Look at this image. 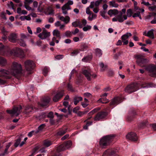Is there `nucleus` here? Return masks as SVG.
I'll use <instances>...</instances> for the list:
<instances>
[{
  "instance_id": "nucleus-41",
  "label": "nucleus",
  "mask_w": 156,
  "mask_h": 156,
  "mask_svg": "<svg viewBox=\"0 0 156 156\" xmlns=\"http://www.w3.org/2000/svg\"><path fill=\"white\" fill-rule=\"evenodd\" d=\"M98 101V102H101L103 103H106L108 101V100L106 99L105 98H100Z\"/></svg>"
},
{
  "instance_id": "nucleus-9",
  "label": "nucleus",
  "mask_w": 156,
  "mask_h": 156,
  "mask_svg": "<svg viewBox=\"0 0 156 156\" xmlns=\"http://www.w3.org/2000/svg\"><path fill=\"white\" fill-rule=\"evenodd\" d=\"M147 70L150 73V75L152 77H156V66L151 64L147 67Z\"/></svg>"
},
{
  "instance_id": "nucleus-29",
  "label": "nucleus",
  "mask_w": 156,
  "mask_h": 156,
  "mask_svg": "<svg viewBox=\"0 0 156 156\" xmlns=\"http://www.w3.org/2000/svg\"><path fill=\"white\" fill-rule=\"evenodd\" d=\"M92 59L91 56L88 55L84 57L82 59V61L83 62H87L90 60Z\"/></svg>"
},
{
  "instance_id": "nucleus-35",
  "label": "nucleus",
  "mask_w": 156,
  "mask_h": 156,
  "mask_svg": "<svg viewBox=\"0 0 156 156\" xmlns=\"http://www.w3.org/2000/svg\"><path fill=\"white\" fill-rule=\"evenodd\" d=\"M51 144V142L49 140H45L44 142V145L46 147H48Z\"/></svg>"
},
{
  "instance_id": "nucleus-17",
  "label": "nucleus",
  "mask_w": 156,
  "mask_h": 156,
  "mask_svg": "<svg viewBox=\"0 0 156 156\" xmlns=\"http://www.w3.org/2000/svg\"><path fill=\"white\" fill-rule=\"evenodd\" d=\"M122 13L121 12L120 14L118 15L116 18L114 17L112 18V21L113 22L117 21H118L119 22L122 23L124 21V20L122 17Z\"/></svg>"
},
{
  "instance_id": "nucleus-33",
  "label": "nucleus",
  "mask_w": 156,
  "mask_h": 156,
  "mask_svg": "<svg viewBox=\"0 0 156 156\" xmlns=\"http://www.w3.org/2000/svg\"><path fill=\"white\" fill-rule=\"evenodd\" d=\"M77 74V73L76 71V70L73 69L72 70V71H71L70 75L69 76V80H71V78L73 77L74 75L76 76Z\"/></svg>"
},
{
  "instance_id": "nucleus-12",
  "label": "nucleus",
  "mask_w": 156,
  "mask_h": 156,
  "mask_svg": "<svg viewBox=\"0 0 156 156\" xmlns=\"http://www.w3.org/2000/svg\"><path fill=\"white\" fill-rule=\"evenodd\" d=\"M108 115L107 112H101L98 113L94 118L95 121H99L105 118Z\"/></svg>"
},
{
  "instance_id": "nucleus-37",
  "label": "nucleus",
  "mask_w": 156,
  "mask_h": 156,
  "mask_svg": "<svg viewBox=\"0 0 156 156\" xmlns=\"http://www.w3.org/2000/svg\"><path fill=\"white\" fill-rule=\"evenodd\" d=\"M133 13V12L131 9H128L127 10L126 14L127 16L128 17H130L132 16V14Z\"/></svg>"
},
{
  "instance_id": "nucleus-10",
  "label": "nucleus",
  "mask_w": 156,
  "mask_h": 156,
  "mask_svg": "<svg viewBox=\"0 0 156 156\" xmlns=\"http://www.w3.org/2000/svg\"><path fill=\"white\" fill-rule=\"evenodd\" d=\"M126 136L127 139L133 141H136L138 139L136 134L133 132L128 133Z\"/></svg>"
},
{
  "instance_id": "nucleus-20",
  "label": "nucleus",
  "mask_w": 156,
  "mask_h": 156,
  "mask_svg": "<svg viewBox=\"0 0 156 156\" xmlns=\"http://www.w3.org/2000/svg\"><path fill=\"white\" fill-rule=\"evenodd\" d=\"M88 48V44L82 43L80 46V51H83L87 50Z\"/></svg>"
},
{
  "instance_id": "nucleus-13",
  "label": "nucleus",
  "mask_w": 156,
  "mask_h": 156,
  "mask_svg": "<svg viewBox=\"0 0 156 156\" xmlns=\"http://www.w3.org/2000/svg\"><path fill=\"white\" fill-rule=\"evenodd\" d=\"M50 100V98H42L40 102L38 103V104L42 107H46L49 103Z\"/></svg>"
},
{
  "instance_id": "nucleus-51",
  "label": "nucleus",
  "mask_w": 156,
  "mask_h": 156,
  "mask_svg": "<svg viewBox=\"0 0 156 156\" xmlns=\"http://www.w3.org/2000/svg\"><path fill=\"white\" fill-rule=\"evenodd\" d=\"M83 96L85 97L91 98L92 97V95L89 93H85L83 94Z\"/></svg>"
},
{
  "instance_id": "nucleus-64",
  "label": "nucleus",
  "mask_w": 156,
  "mask_h": 156,
  "mask_svg": "<svg viewBox=\"0 0 156 156\" xmlns=\"http://www.w3.org/2000/svg\"><path fill=\"white\" fill-rule=\"evenodd\" d=\"M156 8V6L154 5L153 6H150L149 7V10L151 11H153Z\"/></svg>"
},
{
  "instance_id": "nucleus-26",
  "label": "nucleus",
  "mask_w": 156,
  "mask_h": 156,
  "mask_svg": "<svg viewBox=\"0 0 156 156\" xmlns=\"http://www.w3.org/2000/svg\"><path fill=\"white\" fill-rule=\"evenodd\" d=\"M132 36L131 33H127L123 35L121 37V39L122 41L127 40L129 37Z\"/></svg>"
},
{
  "instance_id": "nucleus-16",
  "label": "nucleus",
  "mask_w": 156,
  "mask_h": 156,
  "mask_svg": "<svg viewBox=\"0 0 156 156\" xmlns=\"http://www.w3.org/2000/svg\"><path fill=\"white\" fill-rule=\"evenodd\" d=\"M9 41L12 42H16L17 40V34L13 33L11 34L9 37Z\"/></svg>"
},
{
  "instance_id": "nucleus-40",
  "label": "nucleus",
  "mask_w": 156,
  "mask_h": 156,
  "mask_svg": "<svg viewBox=\"0 0 156 156\" xmlns=\"http://www.w3.org/2000/svg\"><path fill=\"white\" fill-rule=\"evenodd\" d=\"M109 3V5L110 6H112V7L116 8L118 6V5L115 3V1H110Z\"/></svg>"
},
{
  "instance_id": "nucleus-60",
  "label": "nucleus",
  "mask_w": 156,
  "mask_h": 156,
  "mask_svg": "<svg viewBox=\"0 0 156 156\" xmlns=\"http://www.w3.org/2000/svg\"><path fill=\"white\" fill-rule=\"evenodd\" d=\"M1 17L4 20H6V18L5 16V14L4 12H2L0 15Z\"/></svg>"
},
{
  "instance_id": "nucleus-24",
  "label": "nucleus",
  "mask_w": 156,
  "mask_h": 156,
  "mask_svg": "<svg viewBox=\"0 0 156 156\" xmlns=\"http://www.w3.org/2000/svg\"><path fill=\"white\" fill-rule=\"evenodd\" d=\"M59 19L62 21H64L66 24L68 23L70 20V18L68 16H66L65 17L63 16H60Z\"/></svg>"
},
{
  "instance_id": "nucleus-27",
  "label": "nucleus",
  "mask_w": 156,
  "mask_h": 156,
  "mask_svg": "<svg viewBox=\"0 0 156 156\" xmlns=\"http://www.w3.org/2000/svg\"><path fill=\"white\" fill-rule=\"evenodd\" d=\"M153 31L154 30L152 29L151 30L147 32V34H145V35L149 37L152 39H154V36Z\"/></svg>"
},
{
  "instance_id": "nucleus-14",
  "label": "nucleus",
  "mask_w": 156,
  "mask_h": 156,
  "mask_svg": "<svg viewBox=\"0 0 156 156\" xmlns=\"http://www.w3.org/2000/svg\"><path fill=\"white\" fill-rule=\"evenodd\" d=\"M52 95L54 96L53 98H62L64 94V91L63 90H58L57 91H54L52 93Z\"/></svg>"
},
{
  "instance_id": "nucleus-36",
  "label": "nucleus",
  "mask_w": 156,
  "mask_h": 156,
  "mask_svg": "<svg viewBox=\"0 0 156 156\" xmlns=\"http://www.w3.org/2000/svg\"><path fill=\"white\" fill-rule=\"evenodd\" d=\"M69 98H65L64 101L63 102V105L66 107H68L69 106L68 100Z\"/></svg>"
},
{
  "instance_id": "nucleus-22",
  "label": "nucleus",
  "mask_w": 156,
  "mask_h": 156,
  "mask_svg": "<svg viewBox=\"0 0 156 156\" xmlns=\"http://www.w3.org/2000/svg\"><path fill=\"white\" fill-rule=\"evenodd\" d=\"M118 13V10L115 9H110L109 10L108 12V14L110 16H112V15H115L117 14Z\"/></svg>"
},
{
  "instance_id": "nucleus-52",
  "label": "nucleus",
  "mask_w": 156,
  "mask_h": 156,
  "mask_svg": "<svg viewBox=\"0 0 156 156\" xmlns=\"http://www.w3.org/2000/svg\"><path fill=\"white\" fill-rule=\"evenodd\" d=\"M37 133H36V130H33L30 132L28 134L29 137H31L33 134H36Z\"/></svg>"
},
{
  "instance_id": "nucleus-45",
  "label": "nucleus",
  "mask_w": 156,
  "mask_h": 156,
  "mask_svg": "<svg viewBox=\"0 0 156 156\" xmlns=\"http://www.w3.org/2000/svg\"><path fill=\"white\" fill-rule=\"evenodd\" d=\"M72 32L69 31H67L65 33V35L67 37H70L72 36Z\"/></svg>"
},
{
  "instance_id": "nucleus-54",
  "label": "nucleus",
  "mask_w": 156,
  "mask_h": 156,
  "mask_svg": "<svg viewBox=\"0 0 156 156\" xmlns=\"http://www.w3.org/2000/svg\"><path fill=\"white\" fill-rule=\"evenodd\" d=\"M64 56V55H56L55 56V58L58 60H60L63 58Z\"/></svg>"
},
{
  "instance_id": "nucleus-59",
  "label": "nucleus",
  "mask_w": 156,
  "mask_h": 156,
  "mask_svg": "<svg viewBox=\"0 0 156 156\" xmlns=\"http://www.w3.org/2000/svg\"><path fill=\"white\" fill-rule=\"evenodd\" d=\"M77 98H75L74 99V104L75 105H76L80 101H81L82 100V98H80V100H78Z\"/></svg>"
},
{
  "instance_id": "nucleus-50",
  "label": "nucleus",
  "mask_w": 156,
  "mask_h": 156,
  "mask_svg": "<svg viewBox=\"0 0 156 156\" xmlns=\"http://www.w3.org/2000/svg\"><path fill=\"white\" fill-rule=\"evenodd\" d=\"M108 75L109 76H113L114 75V72L112 69H109L108 71Z\"/></svg>"
},
{
  "instance_id": "nucleus-28",
  "label": "nucleus",
  "mask_w": 156,
  "mask_h": 156,
  "mask_svg": "<svg viewBox=\"0 0 156 156\" xmlns=\"http://www.w3.org/2000/svg\"><path fill=\"white\" fill-rule=\"evenodd\" d=\"M6 63V60L4 58L0 57V66H3Z\"/></svg>"
},
{
  "instance_id": "nucleus-63",
  "label": "nucleus",
  "mask_w": 156,
  "mask_h": 156,
  "mask_svg": "<svg viewBox=\"0 0 156 156\" xmlns=\"http://www.w3.org/2000/svg\"><path fill=\"white\" fill-rule=\"evenodd\" d=\"M40 4L38 7L37 8V10L39 12H42L44 10V9L43 7L40 6Z\"/></svg>"
},
{
  "instance_id": "nucleus-55",
  "label": "nucleus",
  "mask_w": 156,
  "mask_h": 156,
  "mask_svg": "<svg viewBox=\"0 0 156 156\" xmlns=\"http://www.w3.org/2000/svg\"><path fill=\"white\" fill-rule=\"evenodd\" d=\"M98 110V109L97 108H95V109H94V110H92V111H91L90 112L88 113V115H92L93 114H94V113H95V112H97Z\"/></svg>"
},
{
  "instance_id": "nucleus-44",
  "label": "nucleus",
  "mask_w": 156,
  "mask_h": 156,
  "mask_svg": "<svg viewBox=\"0 0 156 156\" xmlns=\"http://www.w3.org/2000/svg\"><path fill=\"white\" fill-rule=\"evenodd\" d=\"M119 98H113V99L111 101V104L113 105L114 104H118L119 103L118 102L117 100Z\"/></svg>"
},
{
  "instance_id": "nucleus-25",
  "label": "nucleus",
  "mask_w": 156,
  "mask_h": 156,
  "mask_svg": "<svg viewBox=\"0 0 156 156\" xmlns=\"http://www.w3.org/2000/svg\"><path fill=\"white\" fill-rule=\"evenodd\" d=\"M53 35L56 36L58 39H60L61 37L60 32L57 30H55L53 32Z\"/></svg>"
},
{
  "instance_id": "nucleus-3",
  "label": "nucleus",
  "mask_w": 156,
  "mask_h": 156,
  "mask_svg": "<svg viewBox=\"0 0 156 156\" xmlns=\"http://www.w3.org/2000/svg\"><path fill=\"white\" fill-rule=\"evenodd\" d=\"M24 65L27 71V73L29 75L32 74L35 67V64L34 62L30 60H27L25 62Z\"/></svg>"
},
{
  "instance_id": "nucleus-57",
  "label": "nucleus",
  "mask_w": 156,
  "mask_h": 156,
  "mask_svg": "<svg viewBox=\"0 0 156 156\" xmlns=\"http://www.w3.org/2000/svg\"><path fill=\"white\" fill-rule=\"evenodd\" d=\"M79 52L78 50H75L73 51L71 53V55L73 56L77 55L79 53Z\"/></svg>"
},
{
  "instance_id": "nucleus-34",
  "label": "nucleus",
  "mask_w": 156,
  "mask_h": 156,
  "mask_svg": "<svg viewBox=\"0 0 156 156\" xmlns=\"http://www.w3.org/2000/svg\"><path fill=\"white\" fill-rule=\"evenodd\" d=\"M18 42L19 43L20 45L23 47H24L26 45L23 39L19 40Z\"/></svg>"
},
{
  "instance_id": "nucleus-61",
  "label": "nucleus",
  "mask_w": 156,
  "mask_h": 156,
  "mask_svg": "<svg viewBox=\"0 0 156 156\" xmlns=\"http://www.w3.org/2000/svg\"><path fill=\"white\" fill-rule=\"evenodd\" d=\"M47 116L48 118H53L54 117L53 113L51 112H50L48 113Z\"/></svg>"
},
{
  "instance_id": "nucleus-42",
  "label": "nucleus",
  "mask_w": 156,
  "mask_h": 156,
  "mask_svg": "<svg viewBox=\"0 0 156 156\" xmlns=\"http://www.w3.org/2000/svg\"><path fill=\"white\" fill-rule=\"evenodd\" d=\"M100 67L101 68L102 71H104L107 68V66H105L103 62H101L99 64Z\"/></svg>"
},
{
  "instance_id": "nucleus-56",
  "label": "nucleus",
  "mask_w": 156,
  "mask_h": 156,
  "mask_svg": "<svg viewBox=\"0 0 156 156\" xmlns=\"http://www.w3.org/2000/svg\"><path fill=\"white\" fill-rule=\"evenodd\" d=\"M98 110V109L97 108H95V109H94V110H92V111H91L90 112L88 113V115H92L93 114H94V113H95V112H97Z\"/></svg>"
},
{
  "instance_id": "nucleus-7",
  "label": "nucleus",
  "mask_w": 156,
  "mask_h": 156,
  "mask_svg": "<svg viewBox=\"0 0 156 156\" xmlns=\"http://www.w3.org/2000/svg\"><path fill=\"white\" fill-rule=\"evenodd\" d=\"M72 144V142L70 140H69L58 147L57 149V151L58 152H60L70 148Z\"/></svg>"
},
{
  "instance_id": "nucleus-48",
  "label": "nucleus",
  "mask_w": 156,
  "mask_h": 156,
  "mask_svg": "<svg viewBox=\"0 0 156 156\" xmlns=\"http://www.w3.org/2000/svg\"><path fill=\"white\" fill-rule=\"evenodd\" d=\"M80 109V107L79 106H76L73 109V112L77 114L78 111Z\"/></svg>"
},
{
  "instance_id": "nucleus-46",
  "label": "nucleus",
  "mask_w": 156,
  "mask_h": 156,
  "mask_svg": "<svg viewBox=\"0 0 156 156\" xmlns=\"http://www.w3.org/2000/svg\"><path fill=\"white\" fill-rule=\"evenodd\" d=\"M21 140V139L20 138H19L16 140V142L14 144V146L15 147H17L19 145H20V142Z\"/></svg>"
},
{
  "instance_id": "nucleus-49",
  "label": "nucleus",
  "mask_w": 156,
  "mask_h": 156,
  "mask_svg": "<svg viewBox=\"0 0 156 156\" xmlns=\"http://www.w3.org/2000/svg\"><path fill=\"white\" fill-rule=\"evenodd\" d=\"M24 6L25 8L28 11H30L32 10V8L30 7L27 4V3H24Z\"/></svg>"
},
{
  "instance_id": "nucleus-30",
  "label": "nucleus",
  "mask_w": 156,
  "mask_h": 156,
  "mask_svg": "<svg viewBox=\"0 0 156 156\" xmlns=\"http://www.w3.org/2000/svg\"><path fill=\"white\" fill-rule=\"evenodd\" d=\"M45 125L44 124H42L40 125L38 128L37 130H36V133H38L40 131H41L45 127Z\"/></svg>"
},
{
  "instance_id": "nucleus-39",
  "label": "nucleus",
  "mask_w": 156,
  "mask_h": 156,
  "mask_svg": "<svg viewBox=\"0 0 156 156\" xmlns=\"http://www.w3.org/2000/svg\"><path fill=\"white\" fill-rule=\"evenodd\" d=\"M80 23V21L79 20L75 21L73 22L72 23V25L73 27H78L79 24Z\"/></svg>"
},
{
  "instance_id": "nucleus-2",
  "label": "nucleus",
  "mask_w": 156,
  "mask_h": 156,
  "mask_svg": "<svg viewBox=\"0 0 156 156\" xmlns=\"http://www.w3.org/2000/svg\"><path fill=\"white\" fill-rule=\"evenodd\" d=\"M113 138V136L111 135H107L103 137L99 142L100 146L102 148H105L112 141Z\"/></svg>"
},
{
  "instance_id": "nucleus-4",
  "label": "nucleus",
  "mask_w": 156,
  "mask_h": 156,
  "mask_svg": "<svg viewBox=\"0 0 156 156\" xmlns=\"http://www.w3.org/2000/svg\"><path fill=\"white\" fill-rule=\"evenodd\" d=\"M82 72L83 74L87 78V80L89 81L91 80V78H95L96 77V75L92 72L91 69L88 68L83 69H82Z\"/></svg>"
},
{
  "instance_id": "nucleus-38",
  "label": "nucleus",
  "mask_w": 156,
  "mask_h": 156,
  "mask_svg": "<svg viewBox=\"0 0 156 156\" xmlns=\"http://www.w3.org/2000/svg\"><path fill=\"white\" fill-rule=\"evenodd\" d=\"M67 87L68 90L69 91H70L71 92H74V90L73 87L72 85L70 83H68L67 85Z\"/></svg>"
},
{
  "instance_id": "nucleus-58",
  "label": "nucleus",
  "mask_w": 156,
  "mask_h": 156,
  "mask_svg": "<svg viewBox=\"0 0 156 156\" xmlns=\"http://www.w3.org/2000/svg\"><path fill=\"white\" fill-rule=\"evenodd\" d=\"M140 12L139 11H137L136 13H134L133 15L132 16L133 18H135L136 17H137L139 16V15H140Z\"/></svg>"
},
{
  "instance_id": "nucleus-23",
  "label": "nucleus",
  "mask_w": 156,
  "mask_h": 156,
  "mask_svg": "<svg viewBox=\"0 0 156 156\" xmlns=\"http://www.w3.org/2000/svg\"><path fill=\"white\" fill-rule=\"evenodd\" d=\"M67 128H65L62 129H60L57 133L58 135L62 136L65 134L67 132Z\"/></svg>"
},
{
  "instance_id": "nucleus-11",
  "label": "nucleus",
  "mask_w": 156,
  "mask_h": 156,
  "mask_svg": "<svg viewBox=\"0 0 156 156\" xmlns=\"http://www.w3.org/2000/svg\"><path fill=\"white\" fill-rule=\"evenodd\" d=\"M50 33L47 32L46 30L44 28L42 29V31L38 35V37L41 39L43 40L46 39L50 36Z\"/></svg>"
},
{
  "instance_id": "nucleus-1",
  "label": "nucleus",
  "mask_w": 156,
  "mask_h": 156,
  "mask_svg": "<svg viewBox=\"0 0 156 156\" xmlns=\"http://www.w3.org/2000/svg\"><path fill=\"white\" fill-rule=\"evenodd\" d=\"M23 71L21 65L14 62L11 68L8 70L0 69V77L10 79L11 78L12 76H16L22 75Z\"/></svg>"
},
{
  "instance_id": "nucleus-62",
  "label": "nucleus",
  "mask_w": 156,
  "mask_h": 156,
  "mask_svg": "<svg viewBox=\"0 0 156 156\" xmlns=\"http://www.w3.org/2000/svg\"><path fill=\"white\" fill-rule=\"evenodd\" d=\"M86 12L87 14L90 15H91L92 13V12L90 11L89 7H87V8L86 10Z\"/></svg>"
},
{
  "instance_id": "nucleus-53",
  "label": "nucleus",
  "mask_w": 156,
  "mask_h": 156,
  "mask_svg": "<svg viewBox=\"0 0 156 156\" xmlns=\"http://www.w3.org/2000/svg\"><path fill=\"white\" fill-rule=\"evenodd\" d=\"M111 89V88L110 86H108L104 88L103 90L104 92H106L110 91Z\"/></svg>"
},
{
  "instance_id": "nucleus-31",
  "label": "nucleus",
  "mask_w": 156,
  "mask_h": 156,
  "mask_svg": "<svg viewBox=\"0 0 156 156\" xmlns=\"http://www.w3.org/2000/svg\"><path fill=\"white\" fill-rule=\"evenodd\" d=\"M96 54V55L98 57L101 56L102 55V51L99 48H97L95 50Z\"/></svg>"
},
{
  "instance_id": "nucleus-15",
  "label": "nucleus",
  "mask_w": 156,
  "mask_h": 156,
  "mask_svg": "<svg viewBox=\"0 0 156 156\" xmlns=\"http://www.w3.org/2000/svg\"><path fill=\"white\" fill-rule=\"evenodd\" d=\"M117 151L116 149H109L103 153L102 156H106L107 154L110 155H113Z\"/></svg>"
},
{
  "instance_id": "nucleus-47",
  "label": "nucleus",
  "mask_w": 156,
  "mask_h": 156,
  "mask_svg": "<svg viewBox=\"0 0 156 156\" xmlns=\"http://www.w3.org/2000/svg\"><path fill=\"white\" fill-rule=\"evenodd\" d=\"M91 28V27L90 25H87L86 26L84 27L83 29V30L84 31H86L90 30Z\"/></svg>"
},
{
  "instance_id": "nucleus-32",
  "label": "nucleus",
  "mask_w": 156,
  "mask_h": 156,
  "mask_svg": "<svg viewBox=\"0 0 156 156\" xmlns=\"http://www.w3.org/2000/svg\"><path fill=\"white\" fill-rule=\"evenodd\" d=\"M49 68L48 67H45L44 68L43 70V73L44 76H47L49 71Z\"/></svg>"
},
{
  "instance_id": "nucleus-5",
  "label": "nucleus",
  "mask_w": 156,
  "mask_h": 156,
  "mask_svg": "<svg viewBox=\"0 0 156 156\" xmlns=\"http://www.w3.org/2000/svg\"><path fill=\"white\" fill-rule=\"evenodd\" d=\"M22 107L20 105L17 107H14L12 110H7L6 112L13 116H18L21 113Z\"/></svg>"
},
{
  "instance_id": "nucleus-19",
  "label": "nucleus",
  "mask_w": 156,
  "mask_h": 156,
  "mask_svg": "<svg viewBox=\"0 0 156 156\" xmlns=\"http://www.w3.org/2000/svg\"><path fill=\"white\" fill-rule=\"evenodd\" d=\"M44 13L46 15H51L54 13V10L51 7H48L44 10Z\"/></svg>"
},
{
  "instance_id": "nucleus-6",
  "label": "nucleus",
  "mask_w": 156,
  "mask_h": 156,
  "mask_svg": "<svg viewBox=\"0 0 156 156\" xmlns=\"http://www.w3.org/2000/svg\"><path fill=\"white\" fill-rule=\"evenodd\" d=\"M139 89V85L136 83H133L127 85L125 89L126 92L131 93L136 91Z\"/></svg>"
},
{
  "instance_id": "nucleus-18",
  "label": "nucleus",
  "mask_w": 156,
  "mask_h": 156,
  "mask_svg": "<svg viewBox=\"0 0 156 156\" xmlns=\"http://www.w3.org/2000/svg\"><path fill=\"white\" fill-rule=\"evenodd\" d=\"M34 109L32 105H28L25 107L24 113L26 114H29L32 112Z\"/></svg>"
},
{
  "instance_id": "nucleus-43",
  "label": "nucleus",
  "mask_w": 156,
  "mask_h": 156,
  "mask_svg": "<svg viewBox=\"0 0 156 156\" xmlns=\"http://www.w3.org/2000/svg\"><path fill=\"white\" fill-rule=\"evenodd\" d=\"M88 112V111H85L84 112L79 111L76 114L78 116L81 117L83 115L87 113Z\"/></svg>"
},
{
  "instance_id": "nucleus-8",
  "label": "nucleus",
  "mask_w": 156,
  "mask_h": 156,
  "mask_svg": "<svg viewBox=\"0 0 156 156\" xmlns=\"http://www.w3.org/2000/svg\"><path fill=\"white\" fill-rule=\"evenodd\" d=\"M136 58V63L138 65L141 67L145 66L147 62V59L139 55H137Z\"/></svg>"
},
{
  "instance_id": "nucleus-21",
  "label": "nucleus",
  "mask_w": 156,
  "mask_h": 156,
  "mask_svg": "<svg viewBox=\"0 0 156 156\" xmlns=\"http://www.w3.org/2000/svg\"><path fill=\"white\" fill-rule=\"evenodd\" d=\"M143 87H156V84L152 83H145L142 85Z\"/></svg>"
}]
</instances>
